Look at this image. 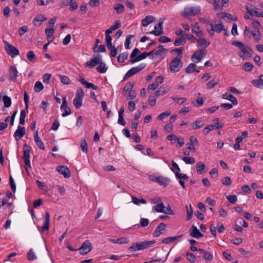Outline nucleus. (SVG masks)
Masks as SVG:
<instances>
[{"label":"nucleus","mask_w":263,"mask_h":263,"mask_svg":"<svg viewBox=\"0 0 263 263\" xmlns=\"http://www.w3.org/2000/svg\"><path fill=\"white\" fill-rule=\"evenodd\" d=\"M200 6H186L181 12V15L185 18H189L191 16H195L200 13Z\"/></svg>","instance_id":"f03ea898"},{"label":"nucleus","mask_w":263,"mask_h":263,"mask_svg":"<svg viewBox=\"0 0 263 263\" xmlns=\"http://www.w3.org/2000/svg\"><path fill=\"white\" fill-rule=\"evenodd\" d=\"M221 182L223 185L228 186L231 184V179L230 177L226 176L222 179Z\"/></svg>","instance_id":"5fc2aeb1"},{"label":"nucleus","mask_w":263,"mask_h":263,"mask_svg":"<svg viewBox=\"0 0 263 263\" xmlns=\"http://www.w3.org/2000/svg\"><path fill=\"white\" fill-rule=\"evenodd\" d=\"M92 245L89 240L85 241L79 249L80 253L82 255H85L90 252L92 250Z\"/></svg>","instance_id":"1a4fd4ad"},{"label":"nucleus","mask_w":263,"mask_h":263,"mask_svg":"<svg viewBox=\"0 0 263 263\" xmlns=\"http://www.w3.org/2000/svg\"><path fill=\"white\" fill-rule=\"evenodd\" d=\"M149 179L151 181L156 182L160 185L164 187L166 186L168 183L170 181V179L168 178L163 176H156L154 175L149 176Z\"/></svg>","instance_id":"20e7f679"},{"label":"nucleus","mask_w":263,"mask_h":263,"mask_svg":"<svg viewBox=\"0 0 263 263\" xmlns=\"http://www.w3.org/2000/svg\"><path fill=\"white\" fill-rule=\"evenodd\" d=\"M146 65L144 63L140 64L139 65L129 69L125 75V79L129 78L136 74L145 68Z\"/></svg>","instance_id":"423d86ee"},{"label":"nucleus","mask_w":263,"mask_h":263,"mask_svg":"<svg viewBox=\"0 0 263 263\" xmlns=\"http://www.w3.org/2000/svg\"><path fill=\"white\" fill-rule=\"evenodd\" d=\"M111 37L109 35V33H105V43L107 48L111 47Z\"/></svg>","instance_id":"79ce46f5"},{"label":"nucleus","mask_w":263,"mask_h":263,"mask_svg":"<svg viewBox=\"0 0 263 263\" xmlns=\"http://www.w3.org/2000/svg\"><path fill=\"white\" fill-rule=\"evenodd\" d=\"M165 227L166 224L164 223H161L153 233V236L156 237H159L161 234L162 231L165 230Z\"/></svg>","instance_id":"5701e85b"},{"label":"nucleus","mask_w":263,"mask_h":263,"mask_svg":"<svg viewBox=\"0 0 263 263\" xmlns=\"http://www.w3.org/2000/svg\"><path fill=\"white\" fill-rule=\"evenodd\" d=\"M186 43V39H182V38H177L175 40L174 42V45L175 46H180V45H183L185 44Z\"/></svg>","instance_id":"a18cd8bd"},{"label":"nucleus","mask_w":263,"mask_h":263,"mask_svg":"<svg viewBox=\"0 0 263 263\" xmlns=\"http://www.w3.org/2000/svg\"><path fill=\"white\" fill-rule=\"evenodd\" d=\"M9 180H10V184L11 190L13 193H15L16 191V185L14 182V180H13V179L12 176H10Z\"/></svg>","instance_id":"0e129e2a"},{"label":"nucleus","mask_w":263,"mask_h":263,"mask_svg":"<svg viewBox=\"0 0 263 263\" xmlns=\"http://www.w3.org/2000/svg\"><path fill=\"white\" fill-rule=\"evenodd\" d=\"M156 242L155 240L146 241H141L136 242L133 244V246L128 248V251L129 252L136 251L137 250H143L149 248L151 245Z\"/></svg>","instance_id":"f257e3e1"},{"label":"nucleus","mask_w":263,"mask_h":263,"mask_svg":"<svg viewBox=\"0 0 263 263\" xmlns=\"http://www.w3.org/2000/svg\"><path fill=\"white\" fill-rule=\"evenodd\" d=\"M182 235L176 236L175 237H169L163 239L162 240L163 243L168 244L176 241L178 238L181 237Z\"/></svg>","instance_id":"f704fd0d"},{"label":"nucleus","mask_w":263,"mask_h":263,"mask_svg":"<svg viewBox=\"0 0 263 263\" xmlns=\"http://www.w3.org/2000/svg\"><path fill=\"white\" fill-rule=\"evenodd\" d=\"M182 55H178L173 59L170 65V70L172 72L179 71L182 67V63L181 61Z\"/></svg>","instance_id":"7ed1b4c3"},{"label":"nucleus","mask_w":263,"mask_h":263,"mask_svg":"<svg viewBox=\"0 0 263 263\" xmlns=\"http://www.w3.org/2000/svg\"><path fill=\"white\" fill-rule=\"evenodd\" d=\"M240 50L241 51V53H240L239 55L242 59L246 58L247 56H250L252 52L251 49L245 45L242 46Z\"/></svg>","instance_id":"2eb2a0df"},{"label":"nucleus","mask_w":263,"mask_h":263,"mask_svg":"<svg viewBox=\"0 0 263 263\" xmlns=\"http://www.w3.org/2000/svg\"><path fill=\"white\" fill-rule=\"evenodd\" d=\"M27 58L31 62H35V55L33 51H29L27 53Z\"/></svg>","instance_id":"ea45409f"},{"label":"nucleus","mask_w":263,"mask_h":263,"mask_svg":"<svg viewBox=\"0 0 263 263\" xmlns=\"http://www.w3.org/2000/svg\"><path fill=\"white\" fill-rule=\"evenodd\" d=\"M197 42L198 46L204 48H206L210 44V42L208 41L203 37H199V39L197 40Z\"/></svg>","instance_id":"393cba45"},{"label":"nucleus","mask_w":263,"mask_h":263,"mask_svg":"<svg viewBox=\"0 0 263 263\" xmlns=\"http://www.w3.org/2000/svg\"><path fill=\"white\" fill-rule=\"evenodd\" d=\"M46 20V17L42 14L38 15L36 16L33 19V22L34 24L36 26H39L41 25V23Z\"/></svg>","instance_id":"a878e982"},{"label":"nucleus","mask_w":263,"mask_h":263,"mask_svg":"<svg viewBox=\"0 0 263 263\" xmlns=\"http://www.w3.org/2000/svg\"><path fill=\"white\" fill-rule=\"evenodd\" d=\"M196 65L194 63H191L185 69L186 72L191 73L193 72L194 71H196V72H199V70H196Z\"/></svg>","instance_id":"2f4dec72"},{"label":"nucleus","mask_w":263,"mask_h":263,"mask_svg":"<svg viewBox=\"0 0 263 263\" xmlns=\"http://www.w3.org/2000/svg\"><path fill=\"white\" fill-rule=\"evenodd\" d=\"M164 19L160 18L159 23L155 26L154 30L151 31L150 33L155 34L156 36H159L163 33V24Z\"/></svg>","instance_id":"9d476101"},{"label":"nucleus","mask_w":263,"mask_h":263,"mask_svg":"<svg viewBox=\"0 0 263 263\" xmlns=\"http://www.w3.org/2000/svg\"><path fill=\"white\" fill-rule=\"evenodd\" d=\"M10 79L12 81H15L18 76V71L16 67L14 66L11 65L10 66L9 69Z\"/></svg>","instance_id":"dca6fc26"},{"label":"nucleus","mask_w":263,"mask_h":263,"mask_svg":"<svg viewBox=\"0 0 263 263\" xmlns=\"http://www.w3.org/2000/svg\"><path fill=\"white\" fill-rule=\"evenodd\" d=\"M120 25L121 24L119 21H116L114 24L106 30L105 33L110 34L114 30L119 28L120 26Z\"/></svg>","instance_id":"c756f323"},{"label":"nucleus","mask_w":263,"mask_h":263,"mask_svg":"<svg viewBox=\"0 0 263 263\" xmlns=\"http://www.w3.org/2000/svg\"><path fill=\"white\" fill-rule=\"evenodd\" d=\"M80 146H81L82 151L84 153H87L88 152L87 143L85 139L82 140L81 141Z\"/></svg>","instance_id":"de8ad7c7"},{"label":"nucleus","mask_w":263,"mask_h":263,"mask_svg":"<svg viewBox=\"0 0 263 263\" xmlns=\"http://www.w3.org/2000/svg\"><path fill=\"white\" fill-rule=\"evenodd\" d=\"M204 123L203 120L201 118H199L196 120V121L192 124V127L193 129H196L201 127L203 125Z\"/></svg>","instance_id":"7c9ffc66"},{"label":"nucleus","mask_w":263,"mask_h":263,"mask_svg":"<svg viewBox=\"0 0 263 263\" xmlns=\"http://www.w3.org/2000/svg\"><path fill=\"white\" fill-rule=\"evenodd\" d=\"M101 56L97 55L93 57L89 61H88L86 64L87 66L90 68L94 67L96 65L99 64L101 62Z\"/></svg>","instance_id":"ddd939ff"},{"label":"nucleus","mask_w":263,"mask_h":263,"mask_svg":"<svg viewBox=\"0 0 263 263\" xmlns=\"http://www.w3.org/2000/svg\"><path fill=\"white\" fill-rule=\"evenodd\" d=\"M99 64V66L97 68V71L102 73H105L107 69L105 64L102 63L101 61Z\"/></svg>","instance_id":"c9c22d12"},{"label":"nucleus","mask_w":263,"mask_h":263,"mask_svg":"<svg viewBox=\"0 0 263 263\" xmlns=\"http://www.w3.org/2000/svg\"><path fill=\"white\" fill-rule=\"evenodd\" d=\"M218 83V80H212L207 83V87L209 89L213 88Z\"/></svg>","instance_id":"e2e57ef3"},{"label":"nucleus","mask_w":263,"mask_h":263,"mask_svg":"<svg viewBox=\"0 0 263 263\" xmlns=\"http://www.w3.org/2000/svg\"><path fill=\"white\" fill-rule=\"evenodd\" d=\"M155 21V18L152 15H147L142 21V25L143 27L147 26L149 24Z\"/></svg>","instance_id":"b1692460"},{"label":"nucleus","mask_w":263,"mask_h":263,"mask_svg":"<svg viewBox=\"0 0 263 263\" xmlns=\"http://www.w3.org/2000/svg\"><path fill=\"white\" fill-rule=\"evenodd\" d=\"M246 9L251 15H255L257 17H263V11L256 8H250L246 7Z\"/></svg>","instance_id":"f8f14e48"},{"label":"nucleus","mask_w":263,"mask_h":263,"mask_svg":"<svg viewBox=\"0 0 263 263\" xmlns=\"http://www.w3.org/2000/svg\"><path fill=\"white\" fill-rule=\"evenodd\" d=\"M252 34L254 37V39L255 42H258L260 40V34L259 31L257 29H255L252 32Z\"/></svg>","instance_id":"a19ab883"},{"label":"nucleus","mask_w":263,"mask_h":263,"mask_svg":"<svg viewBox=\"0 0 263 263\" xmlns=\"http://www.w3.org/2000/svg\"><path fill=\"white\" fill-rule=\"evenodd\" d=\"M60 80L61 82L65 84H68L70 82V79L66 76H61Z\"/></svg>","instance_id":"69168bd1"},{"label":"nucleus","mask_w":263,"mask_h":263,"mask_svg":"<svg viewBox=\"0 0 263 263\" xmlns=\"http://www.w3.org/2000/svg\"><path fill=\"white\" fill-rule=\"evenodd\" d=\"M34 141L37 146L42 150L45 149L44 143L38 135V131H36L34 135Z\"/></svg>","instance_id":"4be33fe9"},{"label":"nucleus","mask_w":263,"mask_h":263,"mask_svg":"<svg viewBox=\"0 0 263 263\" xmlns=\"http://www.w3.org/2000/svg\"><path fill=\"white\" fill-rule=\"evenodd\" d=\"M190 234L191 236L196 238H199L203 236V235L195 226L192 227Z\"/></svg>","instance_id":"6ab92c4d"},{"label":"nucleus","mask_w":263,"mask_h":263,"mask_svg":"<svg viewBox=\"0 0 263 263\" xmlns=\"http://www.w3.org/2000/svg\"><path fill=\"white\" fill-rule=\"evenodd\" d=\"M148 55H149V56H151L152 57V52H151V51H150L149 52H144L142 53V54L138 55L134 59H131L130 60V63L133 64V63H134L135 62H138L139 61H141V60H142L143 59H145Z\"/></svg>","instance_id":"a211bd4d"},{"label":"nucleus","mask_w":263,"mask_h":263,"mask_svg":"<svg viewBox=\"0 0 263 263\" xmlns=\"http://www.w3.org/2000/svg\"><path fill=\"white\" fill-rule=\"evenodd\" d=\"M154 208L155 211L157 212L163 213V212H164V209H165V206L162 202H161L158 204L156 207H153V211H154Z\"/></svg>","instance_id":"4c0bfd02"},{"label":"nucleus","mask_w":263,"mask_h":263,"mask_svg":"<svg viewBox=\"0 0 263 263\" xmlns=\"http://www.w3.org/2000/svg\"><path fill=\"white\" fill-rule=\"evenodd\" d=\"M109 240L115 243L126 244L129 242L128 238L127 237H122L116 239H109Z\"/></svg>","instance_id":"cd10ccee"},{"label":"nucleus","mask_w":263,"mask_h":263,"mask_svg":"<svg viewBox=\"0 0 263 263\" xmlns=\"http://www.w3.org/2000/svg\"><path fill=\"white\" fill-rule=\"evenodd\" d=\"M114 9L116 10L117 13L120 14L124 11V7L122 4H118L115 6Z\"/></svg>","instance_id":"3c124183"},{"label":"nucleus","mask_w":263,"mask_h":263,"mask_svg":"<svg viewBox=\"0 0 263 263\" xmlns=\"http://www.w3.org/2000/svg\"><path fill=\"white\" fill-rule=\"evenodd\" d=\"M253 85L256 87H261L263 86V83H262L259 79L254 80L252 81Z\"/></svg>","instance_id":"774afa93"},{"label":"nucleus","mask_w":263,"mask_h":263,"mask_svg":"<svg viewBox=\"0 0 263 263\" xmlns=\"http://www.w3.org/2000/svg\"><path fill=\"white\" fill-rule=\"evenodd\" d=\"M134 85L130 82L127 83L123 88V91L124 94L127 95L132 91Z\"/></svg>","instance_id":"72a5a7b5"},{"label":"nucleus","mask_w":263,"mask_h":263,"mask_svg":"<svg viewBox=\"0 0 263 263\" xmlns=\"http://www.w3.org/2000/svg\"><path fill=\"white\" fill-rule=\"evenodd\" d=\"M192 31L199 37H204L203 32L200 30L198 23H196L192 26Z\"/></svg>","instance_id":"f3484780"},{"label":"nucleus","mask_w":263,"mask_h":263,"mask_svg":"<svg viewBox=\"0 0 263 263\" xmlns=\"http://www.w3.org/2000/svg\"><path fill=\"white\" fill-rule=\"evenodd\" d=\"M182 160L186 164H193L195 162V159L193 157H183Z\"/></svg>","instance_id":"bf43d9fd"},{"label":"nucleus","mask_w":263,"mask_h":263,"mask_svg":"<svg viewBox=\"0 0 263 263\" xmlns=\"http://www.w3.org/2000/svg\"><path fill=\"white\" fill-rule=\"evenodd\" d=\"M26 115V114L25 110H22L21 111V115L20 117V124L21 125H24L25 124Z\"/></svg>","instance_id":"09e8293b"},{"label":"nucleus","mask_w":263,"mask_h":263,"mask_svg":"<svg viewBox=\"0 0 263 263\" xmlns=\"http://www.w3.org/2000/svg\"><path fill=\"white\" fill-rule=\"evenodd\" d=\"M4 43L5 46V50L9 55L12 57L18 55L19 51L15 47L10 44L7 41H4Z\"/></svg>","instance_id":"39448f33"},{"label":"nucleus","mask_w":263,"mask_h":263,"mask_svg":"<svg viewBox=\"0 0 263 263\" xmlns=\"http://www.w3.org/2000/svg\"><path fill=\"white\" fill-rule=\"evenodd\" d=\"M25 128L24 126H18L17 130L14 134V137L16 141L21 139L25 135Z\"/></svg>","instance_id":"4468645a"},{"label":"nucleus","mask_w":263,"mask_h":263,"mask_svg":"<svg viewBox=\"0 0 263 263\" xmlns=\"http://www.w3.org/2000/svg\"><path fill=\"white\" fill-rule=\"evenodd\" d=\"M93 51L95 52H104L106 51V48L104 45H101L98 47L95 46Z\"/></svg>","instance_id":"c03bdc74"},{"label":"nucleus","mask_w":263,"mask_h":263,"mask_svg":"<svg viewBox=\"0 0 263 263\" xmlns=\"http://www.w3.org/2000/svg\"><path fill=\"white\" fill-rule=\"evenodd\" d=\"M190 210H189L187 206L186 205V213H187L186 219L187 220H189V219H191V218L192 216L193 213V210L191 204L190 205Z\"/></svg>","instance_id":"4d7b16f0"},{"label":"nucleus","mask_w":263,"mask_h":263,"mask_svg":"<svg viewBox=\"0 0 263 263\" xmlns=\"http://www.w3.org/2000/svg\"><path fill=\"white\" fill-rule=\"evenodd\" d=\"M31 147L25 144L23 146V158H30Z\"/></svg>","instance_id":"c85d7f7f"},{"label":"nucleus","mask_w":263,"mask_h":263,"mask_svg":"<svg viewBox=\"0 0 263 263\" xmlns=\"http://www.w3.org/2000/svg\"><path fill=\"white\" fill-rule=\"evenodd\" d=\"M79 81L87 88H91L93 90H96L97 88V86H95L92 83H88L83 78L80 79Z\"/></svg>","instance_id":"bb28decb"},{"label":"nucleus","mask_w":263,"mask_h":263,"mask_svg":"<svg viewBox=\"0 0 263 263\" xmlns=\"http://www.w3.org/2000/svg\"><path fill=\"white\" fill-rule=\"evenodd\" d=\"M110 50V56L111 57H115L118 54L117 49L115 46L111 45V47L108 48Z\"/></svg>","instance_id":"864d4df0"},{"label":"nucleus","mask_w":263,"mask_h":263,"mask_svg":"<svg viewBox=\"0 0 263 263\" xmlns=\"http://www.w3.org/2000/svg\"><path fill=\"white\" fill-rule=\"evenodd\" d=\"M152 58H155L156 57H160L166 54L167 53V49L164 48L161 45H159L157 49H155L151 51Z\"/></svg>","instance_id":"6e6552de"},{"label":"nucleus","mask_w":263,"mask_h":263,"mask_svg":"<svg viewBox=\"0 0 263 263\" xmlns=\"http://www.w3.org/2000/svg\"><path fill=\"white\" fill-rule=\"evenodd\" d=\"M210 26H211V31H212L213 34H214V31L220 33L222 30H224V26L221 23L214 25L212 23H210Z\"/></svg>","instance_id":"aec40b11"},{"label":"nucleus","mask_w":263,"mask_h":263,"mask_svg":"<svg viewBox=\"0 0 263 263\" xmlns=\"http://www.w3.org/2000/svg\"><path fill=\"white\" fill-rule=\"evenodd\" d=\"M196 170L198 174H202L203 171L205 170L206 166L202 162H199L196 164Z\"/></svg>","instance_id":"473e14b6"},{"label":"nucleus","mask_w":263,"mask_h":263,"mask_svg":"<svg viewBox=\"0 0 263 263\" xmlns=\"http://www.w3.org/2000/svg\"><path fill=\"white\" fill-rule=\"evenodd\" d=\"M43 89V85L40 81H37L35 83L34 89L36 92H40Z\"/></svg>","instance_id":"37998d69"},{"label":"nucleus","mask_w":263,"mask_h":263,"mask_svg":"<svg viewBox=\"0 0 263 263\" xmlns=\"http://www.w3.org/2000/svg\"><path fill=\"white\" fill-rule=\"evenodd\" d=\"M134 36L132 35H128L125 40V42L124 43V46L126 49H128L130 48V39L133 37Z\"/></svg>","instance_id":"603ef678"},{"label":"nucleus","mask_w":263,"mask_h":263,"mask_svg":"<svg viewBox=\"0 0 263 263\" xmlns=\"http://www.w3.org/2000/svg\"><path fill=\"white\" fill-rule=\"evenodd\" d=\"M253 67V66L252 64H251L250 62L245 63L242 66L243 69L245 71H247L251 70L252 69Z\"/></svg>","instance_id":"6e6d98bb"},{"label":"nucleus","mask_w":263,"mask_h":263,"mask_svg":"<svg viewBox=\"0 0 263 263\" xmlns=\"http://www.w3.org/2000/svg\"><path fill=\"white\" fill-rule=\"evenodd\" d=\"M206 54V50L204 49L196 51L192 56V59L195 63L200 62Z\"/></svg>","instance_id":"0eeeda50"},{"label":"nucleus","mask_w":263,"mask_h":263,"mask_svg":"<svg viewBox=\"0 0 263 263\" xmlns=\"http://www.w3.org/2000/svg\"><path fill=\"white\" fill-rule=\"evenodd\" d=\"M128 53L127 52H123L120 54L118 58V61L120 63L124 62L127 58Z\"/></svg>","instance_id":"58836bf2"},{"label":"nucleus","mask_w":263,"mask_h":263,"mask_svg":"<svg viewBox=\"0 0 263 263\" xmlns=\"http://www.w3.org/2000/svg\"><path fill=\"white\" fill-rule=\"evenodd\" d=\"M171 114V111H166L160 114L158 116V119L159 120H162L164 118L167 117Z\"/></svg>","instance_id":"052dcab7"},{"label":"nucleus","mask_w":263,"mask_h":263,"mask_svg":"<svg viewBox=\"0 0 263 263\" xmlns=\"http://www.w3.org/2000/svg\"><path fill=\"white\" fill-rule=\"evenodd\" d=\"M186 257H187V259H188V260L190 262H191L192 263L195 262V260H196V256L193 253H191V252H187L186 253Z\"/></svg>","instance_id":"8fccbe9b"},{"label":"nucleus","mask_w":263,"mask_h":263,"mask_svg":"<svg viewBox=\"0 0 263 263\" xmlns=\"http://www.w3.org/2000/svg\"><path fill=\"white\" fill-rule=\"evenodd\" d=\"M84 96V91L81 88H78L75 99H82Z\"/></svg>","instance_id":"680f3d73"},{"label":"nucleus","mask_w":263,"mask_h":263,"mask_svg":"<svg viewBox=\"0 0 263 263\" xmlns=\"http://www.w3.org/2000/svg\"><path fill=\"white\" fill-rule=\"evenodd\" d=\"M50 215L48 212H46L45 220L43 226L42 227V231H48L49 229Z\"/></svg>","instance_id":"412c9836"},{"label":"nucleus","mask_w":263,"mask_h":263,"mask_svg":"<svg viewBox=\"0 0 263 263\" xmlns=\"http://www.w3.org/2000/svg\"><path fill=\"white\" fill-rule=\"evenodd\" d=\"M203 257L205 258V260L208 261H211L213 259V255L211 254V253L209 252L206 251L204 254H203Z\"/></svg>","instance_id":"338daca9"},{"label":"nucleus","mask_w":263,"mask_h":263,"mask_svg":"<svg viewBox=\"0 0 263 263\" xmlns=\"http://www.w3.org/2000/svg\"><path fill=\"white\" fill-rule=\"evenodd\" d=\"M132 201L134 203V204L136 205H139L141 203L143 204H146V201L142 198V199H138V198L136 197L135 196H132Z\"/></svg>","instance_id":"e433bc0d"},{"label":"nucleus","mask_w":263,"mask_h":263,"mask_svg":"<svg viewBox=\"0 0 263 263\" xmlns=\"http://www.w3.org/2000/svg\"><path fill=\"white\" fill-rule=\"evenodd\" d=\"M27 258L29 260H33L36 258V257L33 252L32 249H30L27 253Z\"/></svg>","instance_id":"49530a36"},{"label":"nucleus","mask_w":263,"mask_h":263,"mask_svg":"<svg viewBox=\"0 0 263 263\" xmlns=\"http://www.w3.org/2000/svg\"><path fill=\"white\" fill-rule=\"evenodd\" d=\"M227 198L228 200V201L234 204L237 201V196L235 195H230L227 196Z\"/></svg>","instance_id":"13d9d810"},{"label":"nucleus","mask_w":263,"mask_h":263,"mask_svg":"<svg viewBox=\"0 0 263 263\" xmlns=\"http://www.w3.org/2000/svg\"><path fill=\"white\" fill-rule=\"evenodd\" d=\"M56 170L58 172L62 174L65 178H68L70 177V172L66 166H58Z\"/></svg>","instance_id":"9b49d317"}]
</instances>
